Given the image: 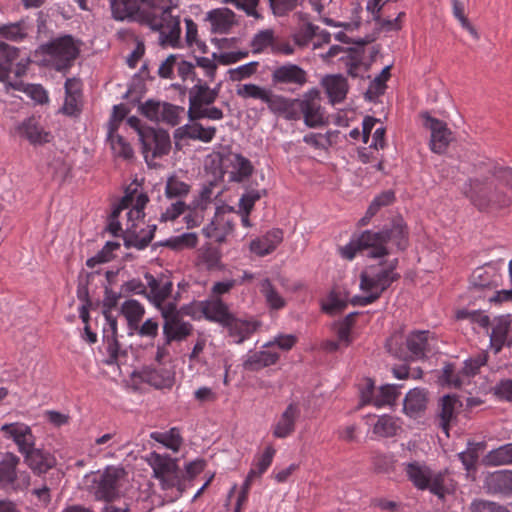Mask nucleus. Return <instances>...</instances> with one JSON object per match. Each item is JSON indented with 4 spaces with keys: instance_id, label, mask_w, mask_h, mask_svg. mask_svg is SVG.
I'll return each instance as SVG.
<instances>
[{
    "instance_id": "25",
    "label": "nucleus",
    "mask_w": 512,
    "mask_h": 512,
    "mask_svg": "<svg viewBox=\"0 0 512 512\" xmlns=\"http://www.w3.org/2000/svg\"><path fill=\"white\" fill-rule=\"evenodd\" d=\"M235 16L229 8H221L208 12L207 19L211 22L214 33L226 34L236 24Z\"/></svg>"
},
{
    "instance_id": "41",
    "label": "nucleus",
    "mask_w": 512,
    "mask_h": 512,
    "mask_svg": "<svg viewBox=\"0 0 512 512\" xmlns=\"http://www.w3.org/2000/svg\"><path fill=\"white\" fill-rule=\"evenodd\" d=\"M221 256L218 248L209 246L201 251L199 261L208 271L222 270L224 266L221 263Z\"/></svg>"
},
{
    "instance_id": "4",
    "label": "nucleus",
    "mask_w": 512,
    "mask_h": 512,
    "mask_svg": "<svg viewBox=\"0 0 512 512\" xmlns=\"http://www.w3.org/2000/svg\"><path fill=\"white\" fill-rule=\"evenodd\" d=\"M320 100V92L316 88L305 92L302 98L285 97L279 116L288 121H298L303 116L307 127H321L326 124V121Z\"/></svg>"
},
{
    "instance_id": "22",
    "label": "nucleus",
    "mask_w": 512,
    "mask_h": 512,
    "mask_svg": "<svg viewBox=\"0 0 512 512\" xmlns=\"http://www.w3.org/2000/svg\"><path fill=\"white\" fill-rule=\"evenodd\" d=\"M484 485L491 493L512 494V471L499 470L489 473L485 477Z\"/></svg>"
},
{
    "instance_id": "9",
    "label": "nucleus",
    "mask_w": 512,
    "mask_h": 512,
    "mask_svg": "<svg viewBox=\"0 0 512 512\" xmlns=\"http://www.w3.org/2000/svg\"><path fill=\"white\" fill-rule=\"evenodd\" d=\"M422 117L424 127L431 132L430 149L437 154L444 153L453 140V133L444 121L430 116L427 112Z\"/></svg>"
},
{
    "instance_id": "14",
    "label": "nucleus",
    "mask_w": 512,
    "mask_h": 512,
    "mask_svg": "<svg viewBox=\"0 0 512 512\" xmlns=\"http://www.w3.org/2000/svg\"><path fill=\"white\" fill-rule=\"evenodd\" d=\"M23 458L24 463L38 476L46 474L57 464L56 457L51 452L42 448L34 447Z\"/></svg>"
},
{
    "instance_id": "23",
    "label": "nucleus",
    "mask_w": 512,
    "mask_h": 512,
    "mask_svg": "<svg viewBox=\"0 0 512 512\" xmlns=\"http://www.w3.org/2000/svg\"><path fill=\"white\" fill-rule=\"evenodd\" d=\"M147 461L152 467L156 479H163L164 475L179 474L177 460L168 455L163 456L153 451L149 454Z\"/></svg>"
},
{
    "instance_id": "6",
    "label": "nucleus",
    "mask_w": 512,
    "mask_h": 512,
    "mask_svg": "<svg viewBox=\"0 0 512 512\" xmlns=\"http://www.w3.org/2000/svg\"><path fill=\"white\" fill-rule=\"evenodd\" d=\"M307 82V72L297 64L285 63L271 73L272 86L281 91L295 92Z\"/></svg>"
},
{
    "instance_id": "15",
    "label": "nucleus",
    "mask_w": 512,
    "mask_h": 512,
    "mask_svg": "<svg viewBox=\"0 0 512 512\" xmlns=\"http://www.w3.org/2000/svg\"><path fill=\"white\" fill-rule=\"evenodd\" d=\"M496 323L490 334V344L495 353H499L504 346L512 347V327L509 315L495 319Z\"/></svg>"
},
{
    "instance_id": "26",
    "label": "nucleus",
    "mask_w": 512,
    "mask_h": 512,
    "mask_svg": "<svg viewBox=\"0 0 512 512\" xmlns=\"http://www.w3.org/2000/svg\"><path fill=\"white\" fill-rule=\"evenodd\" d=\"M139 378L156 389L171 388L174 384V377L167 370H157L145 367L139 372Z\"/></svg>"
},
{
    "instance_id": "13",
    "label": "nucleus",
    "mask_w": 512,
    "mask_h": 512,
    "mask_svg": "<svg viewBox=\"0 0 512 512\" xmlns=\"http://www.w3.org/2000/svg\"><path fill=\"white\" fill-rule=\"evenodd\" d=\"M197 306L207 320L216 322L223 327L229 324V320H231V316L233 315L229 311L227 304L219 297L200 301Z\"/></svg>"
},
{
    "instance_id": "39",
    "label": "nucleus",
    "mask_w": 512,
    "mask_h": 512,
    "mask_svg": "<svg viewBox=\"0 0 512 512\" xmlns=\"http://www.w3.org/2000/svg\"><path fill=\"white\" fill-rule=\"evenodd\" d=\"M408 478L413 484L421 490H425L429 486V477L431 471L427 467H421L418 463H409L406 468Z\"/></svg>"
},
{
    "instance_id": "7",
    "label": "nucleus",
    "mask_w": 512,
    "mask_h": 512,
    "mask_svg": "<svg viewBox=\"0 0 512 512\" xmlns=\"http://www.w3.org/2000/svg\"><path fill=\"white\" fill-rule=\"evenodd\" d=\"M400 275H390L384 269V261L379 264L370 265L360 273V289L363 292L379 293V297L400 279Z\"/></svg>"
},
{
    "instance_id": "11",
    "label": "nucleus",
    "mask_w": 512,
    "mask_h": 512,
    "mask_svg": "<svg viewBox=\"0 0 512 512\" xmlns=\"http://www.w3.org/2000/svg\"><path fill=\"white\" fill-rule=\"evenodd\" d=\"M1 431H3L8 438H12L15 444L18 447V451L23 455H26L27 452H30L35 446L36 438L32 433L31 428L24 423H10L4 424L1 427Z\"/></svg>"
},
{
    "instance_id": "47",
    "label": "nucleus",
    "mask_w": 512,
    "mask_h": 512,
    "mask_svg": "<svg viewBox=\"0 0 512 512\" xmlns=\"http://www.w3.org/2000/svg\"><path fill=\"white\" fill-rule=\"evenodd\" d=\"M119 247L120 243L118 242H106L104 247L95 256L89 258L86 261V265L90 268H93L97 264L109 262L113 258L112 252L119 249Z\"/></svg>"
},
{
    "instance_id": "62",
    "label": "nucleus",
    "mask_w": 512,
    "mask_h": 512,
    "mask_svg": "<svg viewBox=\"0 0 512 512\" xmlns=\"http://www.w3.org/2000/svg\"><path fill=\"white\" fill-rule=\"evenodd\" d=\"M266 194V190H250L242 195L239 206L247 215L252 211L256 201Z\"/></svg>"
},
{
    "instance_id": "59",
    "label": "nucleus",
    "mask_w": 512,
    "mask_h": 512,
    "mask_svg": "<svg viewBox=\"0 0 512 512\" xmlns=\"http://www.w3.org/2000/svg\"><path fill=\"white\" fill-rule=\"evenodd\" d=\"M374 471L377 473H388L393 468V460L390 455L373 452L371 456Z\"/></svg>"
},
{
    "instance_id": "61",
    "label": "nucleus",
    "mask_w": 512,
    "mask_h": 512,
    "mask_svg": "<svg viewBox=\"0 0 512 512\" xmlns=\"http://www.w3.org/2000/svg\"><path fill=\"white\" fill-rule=\"evenodd\" d=\"M193 326L189 322L181 321L168 335L165 336L166 344L172 341H182L191 334Z\"/></svg>"
},
{
    "instance_id": "54",
    "label": "nucleus",
    "mask_w": 512,
    "mask_h": 512,
    "mask_svg": "<svg viewBox=\"0 0 512 512\" xmlns=\"http://www.w3.org/2000/svg\"><path fill=\"white\" fill-rule=\"evenodd\" d=\"M453 6V15L460 21L463 28L469 31L471 35L478 38L476 29L471 25L465 15V2L464 0H451Z\"/></svg>"
},
{
    "instance_id": "64",
    "label": "nucleus",
    "mask_w": 512,
    "mask_h": 512,
    "mask_svg": "<svg viewBox=\"0 0 512 512\" xmlns=\"http://www.w3.org/2000/svg\"><path fill=\"white\" fill-rule=\"evenodd\" d=\"M492 391L498 399L512 402V379L500 380Z\"/></svg>"
},
{
    "instance_id": "32",
    "label": "nucleus",
    "mask_w": 512,
    "mask_h": 512,
    "mask_svg": "<svg viewBox=\"0 0 512 512\" xmlns=\"http://www.w3.org/2000/svg\"><path fill=\"white\" fill-rule=\"evenodd\" d=\"M20 458L14 453L7 452L0 462V485L10 486L17 480V466Z\"/></svg>"
},
{
    "instance_id": "20",
    "label": "nucleus",
    "mask_w": 512,
    "mask_h": 512,
    "mask_svg": "<svg viewBox=\"0 0 512 512\" xmlns=\"http://www.w3.org/2000/svg\"><path fill=\"white\" fill-rule=\"evenodd\" d=\"M499 275L491 266L476 268L470 277V289L473 292L492 290L498 286Z\"/></svg>"
},
{
    "instance_id": "5",
    "label": "nucleus",
    "mask_w": 512,
    "mask_h": 512,
    "mask_svg": "<svg viewBox=\"0 0 512 512\" xmlns=\"http://www.w3.org/2000/svg\"><path fill=\"white\" fill-rule=\"evenodd\" d=\"M39 52L49 57L58 72H67L80 54V47L71 35H64L41 44Z\"/></svg>"
},
{
    "instance_id": "35",
    "label": "nucleus",
    "mask_w": 512,
    "mask_h": 512,
    "mask_svg": "<svg viewBox=\"0 0 512 512\" xmlns=\"http://www.w3.org/2000/svg\"><path fill=\"white\" fill-rule=\"evenodd\" d=\"M19 49L0 41V59L6 62V65L0 63V82L7 83L11 73V63L18 58Z\"/></svg>"
},
{
    "instance_id": "27",
    "label": "nucleus",
    "mask_w": 512,
    "mask_h": 512,
    "mask_svg": "<svg viewBox=\"0 0 512 512\" xmlns=\"http://www.w3.org/2000/svg\"><path fill=\"white\" fill-rule=\"evenodd\" d=\"M146 139L150 143V151L152 150L153 158L167 155L171 149V141L169 133L163 129H149Z\"/></svg>"
},
{
    "instance_id": "18",
    "label": "nucleus",
    "mask_w": 512,
    "mask_h": 512,
    "mask_svg": "<svg viewBox=\"0 0 512 512\" xmlns=\"http://www.w3.org/2000/svg\"><path fill=\"white\" fill-rule=\"evenodd\" d=\"M428 392L424 388L411 389L403 401V411L410 418L421 417L427 409Z\"/></svg>"
},
{
    "instance_id": "48",
    "label": "nucleus",
    "mask_w": 512,
    "mask_h": 512,
    "mask_svg": "<svg viewBox=\"0 0 512 512\" xmlns=\"http://www.w3.org/2000/svg\"><path fill=\"white\" fill-rule=\"evenodd\" d=\"M163 105L164 102L157 101L154 99H148L147 101L139 105L138 110L141 115H143L150 121L159 123Z\"/></svg>"
},
{
    "instance_id": "3",
    "label": "nucleus",
    "mask_w": 512,
    "mask_h": 512,
    "mask_svg": "<svg viewBox=\"0 0 512 512\" xmlns=\"http://www.w3.org/2000/svg\"><path fill=\"white\" fill-rule=\"evenodd\" d=\"M387 243L395 246L399 251H404L408 247L409 231L401 216L394 217L381 230H365L360 234V244L364 250H369L367 256L370 258H382L389 255Z\"/></svg>"
},
{
    "instance_id": "31",
    "label": "nucleus",
    "mask_w": 512,
    "mask_h": 512,
    "mask_svg": "<svg viewBox=\"0 0 512 512\" xmlns=\"http://www.w3.org/2000/svg\"><path fill=\"white\" fill-rule=\"evenodd\" d=\"M258 327L259 322L240 320L236 318L234 314L231 316L229 324L224 326V328L228 329L230 336L237 337V344H240L248 339L257 330Z\"/></svg>"
},
{
    "instance_id": "57",
    "label": "nucleus",
    "mask_w": 512,
    "mask_h": 512,
    "mask_svg": "<svg viewBox=\"0 0 512 512\" xmlns=\"http://www.w3.org/2000/svg\"><path fill=\"white\" fill-rule=\"evenodd\" d=\"M488 355L485 352L477 354L464 362L463 373L466 376H475L479 369L487 363Z\"/></svg>"
},
{
    "instance_id": "37",
    "label": "nucleus",
    "mask_w": 512,
    "mask_h": 512,
    "mask_svg": "<svg viewBox=\"0 0 512 512\" xmlns=\"http://www.w3.org/2000/svg\"><path fill=\"white\" fill-rule=\"evenodd\" d=\"M487 466H501L512 464V443L502 445L491 450L483 459Z\"/></svg>"
},
{
    "instance_id": "53",
    "label": "nucleus",
    "mask_w": 512,
    "mask_h": 512,
    "mask_svg": "<svg viewBox=\"0 0 512 512\" xmlns=\"http://www.w3.org/2000/svg\"><path fill=\"white\" fill-rule=\"evenodd\" d=\"M107 341L108 358L105 360L107 365H114L118 363L120 356H126V350H121V345L118 341V336H105Z\"/></svg>"
},
{
    "instance_id": "49",
    "label": "nucleus",
    "mask_w": 512,
    "mask_h": 512,
    "mask_svg": "<svg viewBox=\"0 0 512 512\" xmlns=\"http://www.w3.org/2000/svg\"><path fill=\"white\" fill-rule=\"evenodd\" d=\"M184 112V107L164 102L163 108L161 110L160 122L174 127L179 124L180 114Z\"/></svg>"
},
{
    "instance_id": "56",
    "label": "nucleus",
    "mask_w": 512,
    "mask_h": 512,
    "mask_svg": "<svg viewBox=\"0 0 512 512\" xmlns=\"http://www.w3.org/2000/svg\"><path fill=\"white\" fill-rule=\"evenodd\" d=\"M190 139L200 140L202 142H211L215 137L216 128L215 127H203L200 123H193L190 125Z\"/></svg>"
},
{
    "instance_id": "12",
    "label": "nucleus",
    "mask_w": 512,
    "mask_h": 512,
    "mask_svg": "<svg viewBox=\"0 0 512 512\" xmlns=\"http://www.w3.org/2000/svg\"><path fill=\"white\" fill-rule=\"evenodd\" d=\"M188 94V117L201 108L212 105L217 99V93L215 91H210V87L202 79H197V83L189 89Z\"/></svg>"
},
{
    "instance_id": "17",
    "label": "nucleus",
    "mask_w": 512,
    "mask_h": 512,
    "mask_svg": "<svg viewBox=\"0 0 512 512\" xmlns=\"http://www.w3.org/2000/svg\"><path fill=\"white\" fill-rule=\"evenodd\" d=\"M300 408L296 403H290L273 426L272 434L275 438L284 439L294 433L296 421L300 417Z\"/></svg>"
},
{
    "instance_id": "28",
    "label": "nucleus",
    "mask_w": 512,
    "mask_h": 512,
    "mask_svg": "<svg viewBox=\"0 0 512 512\" xmlns=\"http://www.w3.org/2000/svg\"><path fill=\"white\" fill-rule=\"evenodd\" d=\"M279 357L278 353L266 350L249 353L243 362V368L251 372L259 371L262 368L274 365Z\"/></svg>"
},
{
    "instance_id": "8",
    "label": "nucleus",
    "mask_w": 512,
    "mask_h": 512,
    "mask_svg": "<svg viewBox=\"0 0 512 512\" xmlns=\"http://www.w3.org/2000/svg\"><path fill=\"white\" fill-rule=\"evenodd\" d=\"M123 475V468L107 467L96 482L95 498L105 502H112L117 499L119 497V480Z\"/></svg>"
},
{
    "instance_id": "46",
    "label": "nucleus",
    "mask_w": 512,
    "mask_h": 512,
    "mask_svg": "<svg viewBox=\"0 0 512 512\" xmlns=\"http://www.w3.org/2000/svg\"><path fill=\"white\" fill-rule=\"evenodd\" d=\"M261 292L264 294L266 301L271 308L281 309L285 306L284 299L280 296L268 278L262 281Z\"/></svg>"
},
{
    "instance_id": "30",
    "label": "nucleus",
    "mask_w": 512,
    "mask_h": 512,
    "mask_svg": "<svg viewBox=\"0 0 512 512\" xmlns=\"http://www.w3.org/2000/svg\"><path fill=\"white\" fill-rule=\"evenodd\" d=\"M429 331H414L406 338V346L410 352V359L418 360L426 357L428 351Z\"/></svg>"
},
{
    "instance_id": "63",
    "label": "nucleus",
    "mask_w": 512,
    "mask_h": 512,
    "mask_svg": "<svg viewBox=\"0 0 512 512\" xmlns=\"http://www.w3.org/2000/svg\"><path fill=\"white\" fill-rule=\"evenodd\" d=\"M257 67L258 62L253 61L235 69H230L228 73L230 74V79L232 81H240L253 75L256 72Z\"/></svg>"
},
{
    "instance_id": "1",
    "label": "nucleus",
    "mask_w": 512,
    "mask_h": 512,
    "mask_svg": "<svg viewBox=\"0 0 512 512\" xmlns=\"http://www.w3.org/2000/svg\"><path fill=\"white\" fill-rule=\"evenodd\" d=\"M465 196L479 210L503 209L512 204V167L484 158L472 164Z\"/></svg>"
},
{
    "instance_id": "44",
    "label": "nucleus",
    "mask_w": 512,
    "mask_h": 512,
    "mask_svg": "<svg viewBox=\"0 0 512 512\" xmlns=\"http://www.w3.org/2000/svg\"><path fill=\"white\" fill-rule=\"evenodd\" d=\"M190 185L179 180L176 176H171L167 179L165 186V196L168 199L182 198L189 194Z\"/></svg>"
},
{
    "instance_id": "50",
    "label": "nucleus",
    "mask_w": 512,
    "mask_h": 512,
    "mask_svg": "<svg viewBox=\"0 0 512 512\" xmlns=\"http://www.w3.org/2000/svg\"><path fill=\"white\" fill-rule=\"evenodd\" d=\"M359 315V312H351L349 313L339 324L337 335L338 339L342 341L346 346H349L352 342V338L350 336L351 328L354 326L356 317Z\"/></svg>"
},
{
    "instance_id": "36",
    "label": "nucleus",
    "mask_w": 512,
    "mask_h": 512,
    "mask_svg": "<svg viewBox=\"0 0 512 512\" xmlns=\"http://www.w3.org/2000/svg\"><path fill=\"white\" fill-rule=\"evenodd\" d=\"M391 65L383 68L381 73L371 81L368 89L364 93L365 100L369 102H375L377 98L384 94L386 89V81L390 78Z\"/></svg>"
},
{
    "instance_id": "55",
    "label": "nucleus",
    "mask_w": 512,
    "mask_h": 512,
    "mask_svg": "<svg viewBox=\"0 0 512 512\" xmlns=\"http://www.w3.org/2000/svg\"><path fill=\"white\" fill-rule=\"evenodd\" d=\"M360 404L362 407L367 404H373L375 400V383L371 378H364L359 384Z\"/></svg>"
},
{
    "instance_id": "21",
    "label": "nucleus",
    "mask_w": 512,
    "mask_h": 512,
    "mask_svg": "<svg viewBox=\"0 0 512 512\" xmlns=\"http://www.w3.org/2000/svg\"><path fill=\"white\" fill-rule=\"evenodd\" d=\"M283 240L281 229H272L264 236L256 238L250 243V250L257 256H265L272 253Z\"/></svg>"
},
{
    "instance_id": "43",
    "label": "nucleus",
    "mask_w": 512,
    "mask_h": 512,
    "mask_svg": "<svg viewBox=\"0 0 512 512\" xmlns=\"http://www.w3.org/2000/svg\"><path fill=\"white\" fill-rule=\"evenodd\" d=\"M401 386L386 384L379 388L378 394L375 396L374 406L383 407L385 405H392L396 402L400 395L399 388Z\"/></svg>"
},
{
    "instance_id": "33",
    "label": "nucleus",
    "mask_w": 512,
    "mask_h": 512,
    "mask_svg": "<svg viewBox=\"0 0 512 512\" xmlns=\"http://www.w3.org/2000/svg\"><path fill=\"white\" fill-rule=\"evenodd\" d=\"M29 24L25 19L14 23L0 25V37L9 41L19 42L28 36Z\"/></svg>"
},
{
    "instance_id": "60",
    "label": "nucleus",
    "mask_w": 512,
    "mask_h": 512,
    "mask_svg": "<svg viewBox=\"0 0 512 512\" xmlns=\"http://www.w3.org/2000/svg\"><path fill=\"white\" fill-rule=\"evenodd\" d=\"M471 512H510L505 506L489 501L478 499L471 503Z\"/></svg>"
},
{
    "instance_id": "58",
    "label": "nucleus",
    "mask_w": 512,
    "mask_h": 512,
    "mask_svg": "<svg viewBox=\"0 0 512 512\" xmlns=\"http://www.w3.org/2000/svg\"><path fill=\"white\" fill-rule=\"evenodd\" d=\"M276 453L275 448L272 445H268L263 454L257 459L252 469H255V475L261 476L269 468L273 461V457Z\"/></svg>"
},
{
    "instance_id": "34",
    "label": "nucleus",
    "mask_w": 512,
    "mask_h": 512,
    "mask_svg": "<svg viewBox=\"0 0 512 512\" xmlns=\"http://www.w3.org/2000/svg\"><path fill=\"white\" fill-rule=\"evenodd\" d=\"M121 313L127 319L129 329L136 330L144 316L145 310L140 302L135 299H129L122 304Z\"/></svg>"
},
{
    "instance_id": "42",
    "label": "nucleus",
    "mask_w": 512,
    "mask_h": 512,
    "mask_svg": "<svg viewBox=\"0 0 512 512\" xmlns=\"http://www.w3.org/2000/svg\"><path fill=\"white\" fill-rule=\"evenodd\" d=\"M399 426L395 419L390 415H382L374 424L373 433L379 437L388 438L397 434Z\"/></svg>"
},
{
    "instance_id": "40",
    "label": "nucleus",
    "mask_w": 512,
    "mask_h": 512,
    "mask_svg": "<svg viewBox=\"0 0 512 512\" xmlns=\"http://www.w3.org/2000/svg\"><path fill=\"white\" fill-rule=\"evenodd\" d=\"M150 437L167 448L177 452L183 442L178 428L173 427L168 432H153Z\"/></svg>"
},
{
    "instance_id": "10",
    "label": "nucleus",
    "mask_w": 512,
    "mask_h": 512,
    "mask_svg": "<svg viewBox=\"0 0 512 512\" xmlns=\"http://www.w3.org/2000/svg\"><path fill=\"white\" fill-rule=\"evenodd\" d=\"M236 93L242 98L259 99L267 104L268 109L275 115H280L285 96L275 94L271 90L256 84H243L238 86Z\"/></svg>"
},
{
    "instance_id": "29",
    "label": "nucleus",
    "mask_w": 512,
    "mask_h": 512,
    "mask_svg": "<svg viewBox=\"0 0 512 512\" xmlns=\"http://www.w3.org/2000/svg\"><path fill=\"white\" fill-rule=\"evenodd\" d=\"M134 225L130 228H128L126 231L122 232L121 237L124 241V246L127 249L130 248H136L138 250L145 249L153 240L157 226L155 224L148 226L147 233L139 237L138 232L136 229H133Z\"/></svg>"
},
{
    "instance_id": "45",
    "label": "nucleus",
    "mask_w": 512,
    "mask_h": 512,
    "mask_svg": "<svg viewBox=\"0 0 512 512\" xmlns=\"http://www.w3.org/2000/svg\"><path fill=\"white\" fill-rule=\"evenodd\" d=\"M274 41L275 37L272 29L261 30L251 40L252 52L255 54L261 53L269 46L273 49Z\"/></svg>"
},
{
    "instance_id": "16",
    "label": "nucleus",
    "mask_w": 512,
    "mask_h": 512,
    "mask_svg": "<svg viewBox=\"0 0 512 512\" xmlns=\"http://www.w3.org/2000/svg\"><path fill=\"white\" fill-rule=\"evenodd\" d=\"M16 130L21 137L27 139L32 145H43L49 143L52 139L51 133L45 131L34 116L25 119L17 126Z\"/></svg>"
},
{
    "instance_id": "24",
    "label": "nucleus",
    "mask_w": 512,
    "mask_h": 512,
    "mask_svg": "<svg viewBox=\"0 0 512 512\" xmlns=\"http://www.w3.org/2000/svg\"><path fill=\"white\" fill-rule=\"evenodd\" d=\"M322 85L332 103H340L346 98L349 86L343 75L326 76L322 80Z\"/></svg>"
},
{
    "instance_id": "2",
    "label": "nucleus",
    "mask_w": 512,
    "mask_h": 512,
    "mask_svg": "<svg viewBox=\"0 0 512 512\" xmlns=\"http://www.w3.org/2000/svg\"><path fill=\"white\" fill-rule=\"evenodd\" d=\"M116 20H133L160 33L162 46L176 47L180 37V20L172 15L171 0H109Z\"/></svg>"
},
{
    "instance_id": "19",
    "label": "nucleus",
    "mask_w": 512,
    "mask_h": 512,
    "mask_svg": "<svg viewBox=\"0 0 512 512\" xmlns=\"http://www.w3.org/2000/svg\"><path fill=\"white\" fill-rule=\"evenodd\" d=\"M438 406L439 427L449 436L450 424L456 419V410L462 406V403L456 395H444L440 398Z\"/></svg>"
},
{
    "instance_id": "38",
    "label": "nucleus",
    "mask_w": 512,
    "mask_h": 512,
    "mask_svg": "<svg viewBox=\"0 0 512 512\" xmlns=\"http://www.w3.org/2000/svg\"><path fill=\"white\" fill-rule=\"evenodd\" d=\"M198 243L196 233H183L182 235L171 237L165 241L155 243L153 246H164L172 250L179 251L185 248H195Z\"/></svg>"
},
{
    "instance_id": "52",
    "label": "nucleus",
    "mask_w": 512,
    "mask_h": 512,
    "mask_svg": "<svg viewBox=\"0 0 512 512\" xmlns=\"http://www.w3.org/2000/svg\"><path fill=\"white\" fill-rule=\"evenodd\" d=\"M456 318L458 320L468 319L472 323H478L483 328H488L490 325L489 316L482 314L480 310L459 309L456 312Z\"/></svg>"
},
{
    "instance_id": "51",
    "label": "nucleus",
    "mask_w": 512,
    "mask_h": 512,
    "mask_svg": "<svg viewBox=\"0 0 512 512\" xmlns=\"http://www.w3.org/2000/svg\"><path fill=\"white\" fill-rule=\"evenodd\" d=\"M319 27L311 22L304 23L299 30L293 35V40L300 47L306 46L314 36L317 35Z\"/></svg>"
}]
</instances>
